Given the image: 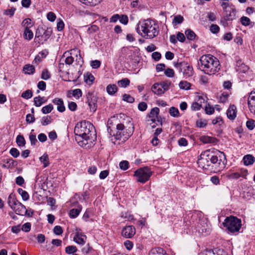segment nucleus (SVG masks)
<instances>
[{
	"label": "nucleus",
	"instance_id": "nucleus-1",
	"mask_svg": "<svg viewBox=\"0 0 255 255\" xmlns=\"http://www.w3.org/2000/svg\"><path fill=\"white\" fill-rule=\"evenodd\" d=\"M74 133L78 144L85 148L92 147L97 139L95 128L88 121L78 122L75 127Z\"/></svg>",
	"mask_w": 255,
	"mask_h": 255
},
{
	"label": "nucleus",
	"instance_id": "nucleus-2",
	"mask_svg": "<svg viewBox=\"0 0 255 255\" xmlns=\"http://www.w3.org/2000/svg\"><path fill=\"white\" fill-rule=\"evenodd\" d=\"M136 30L139 35L145 39H153L159 33L158 24L150 18L139 21Z\"/></svg>",
	"mask_w": 255,
	"mask_h": 255
},
{
	"label": "nucleus",
	"instance_id": "nucleus-3",
	"mask_svg": "<svg viewBox=\"0 0 255 255\" xmlns=\"http://www.w3.org/2000/svg\"><path fill=\"white\" fill-rule=\"evenodd\" d=\"M199 68L205 74L213 75L220 69L219 60L211 54L202 55L198 62Z\"/></svg>",
	"mask_w": 255,
	"mask_h": 255
},
{
	"label": "nucleus",
	"instance_id": "nucleus-4",
	"mask_svg": "<svg viewBox=\"0 0 255 255\" xmlns=\"http://www.w3.org/2000/svg\"><path fill=\"white\" fill-rule=\"evenodd\" d=\"M116 129V133H113L112 130L110 127H108L107 129L111 135L115 136L116 139L122 141L128 139L132 134L134 131L133 124L130 122L128 123V127L125 126L123 124H118Z\"/></svg>",
	"mask_w": 255,
	"mask_h": 255
},
{
	"label": "nucleus",
	"instance_id": "nucleus-5",
	"mask_svg": "<svg viewBox=\"0 0 255 255\" xmlns=\"http://www.w3.org/2000/svg\"><path fill=\"white\" fill-rule=\"evenodd\" d=\"M203 153L204 155H206V158L209 161L210 164H215L219 168V170L225 167L227 159L224 152L217 150L214 153L211 150H206Z\"/></svg>",
	"mask_w": 255,
	"mask_h": 255
},
{
	"label": "nucleus",
	"instance_id": "nucleus-6",
	"mask_svg": "<svg viewBox=\"0 0 255 255\" xmlns=\"http://www.w3.org/2000/svg\"><path fill=\"white\" fill-rule=\"evenodd\" d=\"M223 226L231 233L238 232L242 226L241 220L234 216L227 217L223 223Z\"/></svg>",
	"mask_w": 255,
	"mask_h": 255
},
{
	"label": "nucleus",
	"instance_id": "nucleus-7",
	"mask_svg": "<svg viewBox=\"0 0 255 255\" xmlns=\"http://www.w3.org/2000/svg\"><path fill=\"white\" fill-rule=\"evenodd\" d=\"M152 174V172L150 169L147 166H145L135 170L134 176L136 177L137 182L144 183L149 179Z\"/></svg>",
	"mask_w": 255,
	"mask_h": 255
},
{
	"label": "nucleus",
	"instance_id": "nucleus-8",
	"mask_svg": "<svg viewBox=\"0 0 255 255\" xmlns=\"http://www.w3.org/2000/svg\"><path fill=\"white\" fill-rule=\"evenodd\" d=\"M174 67L180 72H182L183 76L185 78L191 77L194 74L192 66L185 62L175 63Z\"/></svg>",
	"mask_w": 255,
	"mask_h": 255
},
{
	"label": "nucleus",
	"instance_id": "nucleus-9",
	"mask_svg": "<svg viewBox=\"0 0 255 255\" xmlns=\"http://www.w3.org/2000/svg\"><path fill=\"white\" fill-rule=\"evenodd\" d=\"M86 97L90 111L93 112H96L97 109L98 98L95 95L94 92L89 91L86 94Z\"/></svg>",
	"mask_w": 255,
	"mask_h": 255
},
{
	"label": "nucleus",
	"instance_id": "nucleus-10",
	"mask_svg": "<svg viewBox=\"0 0 255 255\" xmlns=\"http://www.w3.org/2000/svg\"><path fill=\"white\" fill-rule=\"evenodd\" d=\"M211 227L207 221L205 220H200L197 226V231L200 234L203 236L209 235L211 232Z\"/></svg>",
	"mask_w": 255,
	"mask_h": 255
},
{
	"label": "nucleus",
	"instance_id": "nucleus-11",
	"mask_svg": "<svg viewBox=\"0 0 255 255\" xmlns=\"http://www.w3.org/2000/svg\"><path fill=\"white\" fill-rule=\"evenodd\" d=\"M135 234V229L133 226H127L123 228L122 235L126 238H131Z\"/></svg>",
	"mask_w": 255,
	"mask_h": 255
},
{
	"label": "nucleus",
	"instance_id": "nucleus-12",
	"mask_svg": "<svg viewBox=\"0 0 255 255\" xmlns=\"http://www.w3.org/2000/svg\"><path fill=\"white\" fill-rule=\"evenodd\" d=\"M248 104L250 112L255 115V91H252L250 93Z\"/></svg>",
	"mask_w": 255,
	"mask_h": 255
},
{
	"label": "nucleus",
	"instance_id": "nucleus-13",
	"mask_svg": "<svg viewBox=\"0 0 255 255\" xmlns=\"http://www.w3.org/2000/svg\"><path fill=\"white\" fill-rule=\"evenodd\" d=\"M87 237L83 233L77 231L75 235L73 238V240L77 244L83 245L86 243Z\"/></svg>",
	"mask_w": 255,
	"mask_h": 255
},
{
	"label": "nucleus",
	"instance_id": "nucleus-14",
	"mask_svg": "<svg viewBox=\"0 0 255 255\" xmlns=\"http://www.w3.org/2000/svg\"><path fill=\"white\" fill-rule=\"evenodd\" d=\"M197 163L199 166L203 169H207L211 165L210 162L206 158V155H204L203 152L201 154Z\"/></svg>",
	"mask_w": 255,
	"mask_h": 255
},
{
	"label": "nucleus",
	"instance_id": "nucleus-15",
	"mask_svg": "<svg viewBox=\"0 0 255 255\" xmlns=\"http://www.w3.org/2000/svg\"><path fill=\"white\" fill-rule=\"evenodd\" d=\"M12 209L14 211L16 214L19 215H25L28 212L25 207L19 202L17 203V204Z\"/></svg>",
	"mask_w": 255,
	"mask_h": 255
},
{
	"label": "nucleus",
	"instance_id": "nucleus-16",
	"mask_svg": "<svg viewBox=\"0 0 255 255\" xmlns=\"http://www.w3.org/2000/svg\"><path fill=\"white\" fill-rule=\"evenodd\" d=\"M51 34V31L48 30L43 31L42 34L40 33L39 29H38V31L36 32V37L41 40L46 41L50 37Z\"/></svg>",
	"mask_w": 255,
	"mask_h": 255
},
{
	"label": "nucleus",
	"instance_id": "nucleus-17",
	"mask_svg": "<svg viewBox=\"0 0 255 255\" xmlns=\"http://www.w3.org/2000/svg\"><path fill=\"white\" fill-rule=\"evenodd\" d=\"M236 107L235 106H230L227 111V116L228 118L231 120H233L236 117Z\"/></svg>",
	"mask_w": 255,
	"mask_h": 255
},
{
	"label": "nucleus",
	"instance_id": "nucleus-18",
	"mask_svg": "<svg viewBox=\"0 0 255 255\" xmlns=\"http://www.w3.org/2000/svg\"><path fill=\"white\" fill-rule=\"evenodd\" d=\"M52 102L57 106V110L60 112H63L65 110V107L64 105L63 101L62 99L55 98Z\"/></svg>",
	"mask_w": 255,
	"mask_h": 255
},
{
	"label": "nucleus",
	"instance_id": "nucleus-19",
	"mask_svg": "<svg viewBox=\"0 0 255 255\" xmlns=\"http://www.w3.org/2000/svg\"><path fill=\"white\" fill-rule=\"evenodd\" d=\"M148 255H168L166 252L161 248H154L152 249L148 253Z\"/></svg>",
	"mask_w": 255,
	"mask_h": 255
},
{
	"label": "nucleus",
	"instance_id": "nucleus-20",
	"mask_svg": "<svg viewBox=\"0 0 255 255\" xmlns=\"http://www.w3.org/2000/svg\"><path fill=\"white\" fill-rule=\"evenodd\" d=\"M200 141L203 143H216L218 140L214 137H211L209 136H202L200 137Z\"/></svg>",
	"mask_w": 255,
	"mask_h": 255
},
{
	"label": "nucleus",
	"instance_id": "nucleus-21",
	"mask_svg": "<svg viewBox=\"0 0 255 255\" xmlns=\"http://www.w3.org/2000/svg\"><path fill=\"white\" fill-rule=\"evenodd\" d=\"M161 87L160 83H155L152 86L151 90L155 94L161 95L164 93Z\"/></svg>",
	"mask_w": 255,
	"mask_h": 255
},
{
	"label": "nucleus",
	"instance_id": "nucleus-22",
	"mask_svg": "<svg viewBox=\"0 0 255 255\" xmlns=\"http://www.w3.org/2000/svg\"><path fill=\"white\" fill-rule=\"evenodd\" d=\"M244 163L245 165H252L255 161V157L251 154L245 155L243 158Z\"/></svg>",
	"mask_w": 255,
	"mask_h": 255
},
{
	"label": "nucleus",
	"instance_id": "nucleus-23",
	"mask_svg": "<svg viewBox=\"0 0 255 255\" xmlns=\"http://www.w3.org/2000/svg\"><path fill=\"white\" fill-rule=\"evenodd\" d=\"M7 202L10 207L12 209L17 204V203L19 202L16 199L15 195L11 193L8 197Z\"/></svg>",
	"mask_w": 255,
	"mask_h": 255
},
{
	"label": "nucleus",
	"instance_id": "nucleus-24",
	"mask_svg": "<svg viewBox=\"0 0 255 255\" xmlns=\"http://www.w3.org/2000/svg\"><path fill=\"white\" fill-rule=\"evenodd\" d=\"M237 66V70L240 72L245 73L249 70L248 66L245 64L241 63V62H238Z\"/></svg>",
	"mask_w": 255,
	"mask_h": 255
},
{
	"label": "nucleus",
	"instance_id": "nucleus-25",
	"mask_svg": "<svg viewBox=\"0 0 255 255\" xmlns=\"http://www.w3.org/2000/svg\"><path fill=\"white\" fill-rule=\"evenodd\" d=\"M107 93L111 95L115 94L118 91V88L115 84H110L106 88Z\"/></svg>",
	"mask_w": 255,
	"mask_h": 255
},
{
	"label": "nucleus",
	"instance_id": "nucleus-26",
	"mask_svg": "<svg viewBox=\"0 0 255 255\" xmlns=\"http://www.w3.org/2000/svg\"><path fill=\"white\" fill-rule=\"evenodd\" d=\"M80 1L82 2L85 4H86L88 6H94L102 1L103 0H79Z\"/></svg>",
	"mask_w": 255,
	"mask_h": 255
},
{
	"label": "nucleus",
	"instance_id": "nucleus-27",
	"mask_svg": "<svg viewBox=\"0 0 255 255\" xmlns=\"http://www.w3.org/2000/svg\"><path fill=\"white\" fill-rule=\"evenodd\" d=\"M82 210V207L78 206L77 209H72L70 211V216L71 218H75L77 217L80 214Z\"/></svg>",
	"mask_w": 255,
	"mask_h": 255
},
{
	"label": "nucleus",
	"instance_id": "nucleus-28",
	"mask_svg": "<svg viewBox=\"0 0 255 255\" xmlns=\"http://www.w3.org/2000/svg\"><path fill=\"white\" fill-rule=\"evenodd\" d=\"M159 113V109L157 107H154L152 108L149 114V117L153 118L151 120L154 122L155 121V118H157Z\"/></svg>",
	"mask_w": 255,
	"mask_h": 255
},
{
	"label": "nucleus",
	"instance_id": "nucleus-29",
	"mask_svg": "<svg viewBox=\"0 0 255 255\" xmlns=\"http://www.w3.org/2000/svg\"><path fill=\"white\" fill-rule=\"evenodd\" d=\"M186 37L189 40H194L196 37L195 32L190 29L186 30L185 32Z\"/></svg>",
	"mask_w": 255,
	"mask_h": 255
},
{
	"label": "nucleus",
	"instance_id": "nucleus-30",
	"mask_svg": "<svg viewBox=\"0 0 255 255\" xmlns=\"http://www.w3.org/2000/svg\"><path fill=\"white\" fill-rule=\"evenodd\" d=\"M23 71L27 74H33L35 71V68L33 65L27 64L25 65L23 67Z\"/></svg>",
	"mask_w": 255,
	"mask_h": 255
},
{
	"label": "nucleus",
	"instance_id": "nucleus-31",
	"mask_svg": "<svg viewBox=\"0 0 255 255\" xmlns=\"http://www.w3.org/2000/svg\"><path fill=\"white\" fill-rule=\"evenodd\" d=\"M72 93V96L78 99L82 96V92L80 89H76L72 91H69L68 94L70 95Z\"/></svg>",
	"mask_w": 255,
	"mask_h": 255
},
{
	"label": "nucleus",
	"instance_id": "nucleus-32",
	"mask_svg": "<svg viewBox=\"0 0 255 255\" xmlns=\"http://www.w3.org/2000/svg\"><path fill=\"white\" fill-rule=\"evenodd\" d=\"M184 20L183 17L181 15H177L174 16L172 20V24L174 26L180 24L183 22Z\"/></svg>",
	"mask_w": 255,
	"mask_h": 255
},
{
	"label": "nucleus",
	"instance_id": "nucleus-33",
	"mask_svg": "<svg viewBox=\"0 0 255 255\" xmlns=\"http://www.w3.org/2000/svg\"><path fill=\"white\" fill-rule=\"evenodd\" d=\"M23 36L25 39L30 40L33 38V34L32 31L29 28H25L24 31Z\"/></svg>",
	"mask_w": 255,
	"mask_h": 255
},
{
	"label": "nucleus",
	"instance_id": "nucleus-34",
	"mask_svg": "<svg viewBox=\"0 0 255 255\" xmlns=\"http://www.w3.org/2000/svg\"><path fill=\"white\" fill-rule=\"evenodd\" d=\"M44 100V97H41L40 96L36 97L34 98V104L36 107H40L43 103H45V101Z\"/></svg>",
	"mask_w": 255,
	"mask_h": 255
},
{
	"label": "nucleus",
	"instance_id": "nucleus-35",
	"mask_svg": "<svg viewBox=\"0 0 255 255\" xmlns=\"http://www.w3.org/2000/svg\"><path fill=\"white\" fill-rule=\"evenodd\" d=\"M130 81L128 78H124L118 82V85L121 87L126 88L129 85Z\"/></svg>",
	"mask_w": 255,
	"mask_h": 255
},
{
	"label": "nucleus",
	"instance_id": "nucleus-36",
	"mask_svg": "<svg viewBox=\"0 0 255 255\" xmlns=\"http://www.w3.org/2000/svg\"><path fill=\"white\" fill-rule=\"evenodd\" d=\"M169 113L171 116L173 117H180V114L179 110L177 108L172 107L169 109Z\"/></svg>",
	"mask_w": 255,
	"mask_h": 255
},
{
	"label": "nucleus",
	"instance_id": "nucleus-37",
	"mask_svg": "<svg viewBox=\"0 0 255 255\" xmlns=\"http://www.w3.org/2000/svg\"><path fill=\"white\" fill-rule=\"evenodd\" d=\"M235 9L232 7L230 8L228 12L226 13V19L228 20H232L233 19V16L235 15Z\"/></svg>",
	"mask_w": 255,
	"mask_h": 255
},
{
	"label": "nucleus",
	"instance_id": "nucleus-38",
	"mask_svg": "<svg viewBox=\"0 0 255 255\" xmlns=\"http://www.w3.org/2000/svg\"><path fill=\"white\" fill-rule=\"evenodd\" d=\"M191 84L185 81H182L179 84V86L180 89L183 90H189L191 87Z\"/></svg>",
	"mask_w": 255,
	"mask_h": 255
},
{
	"label": "nucleus",
	"instance_id": "nucleus-39",
	"mask_svg": "<svg viewBox=\"0 0 255 255\" xmlns=\"http://www.w3.org/2000/svg\"><path fill=\"white\" fill-rule=\"evenodd\" d=\"M16 141L17 144L19 146H24L25 144V140L22 135H18L16 137Z\"/></svg>",
	"mask_w": 255,
	"mask_h": 255
},
{
	"label": "nucleus",
	"instance_id": "nucleus-40",
	"mask_svg": "<svg viewBox=\"0 0 255 255\" xmlns=\"http://www.w3.org/2000/svg\"><path fill=\"white\" fill-rule=\"evenodd\" d=\"M17 192L21 196L23 200L26 201L29 199V195L28 193L25 190H23L21 188H19L17 190Z\"/></svg>",
	"mask_w": 255,
	"mask_h": 255
},
{
	"label": "nucleus",
	"instance_id": "nucleus-41",
	"mask_svg": "<svg viewBox=\"0 0 255 255\" xmlns=\"http://www.w3.org/2000/svg\"><path fill=\"white\" fill-rule=\"evenodd\" d=\"M53 109V106L52 104H50L48 105H46L43 107L42 108L41 111L43 114H46L50 113L52 110Z\"/></svg>",
	"mask_w": 255,
	"mask_h": 255
},
{
	"label": "nucleus",
	"instance_id": "nucleus-42",
	"mask_svg": "<svg viewBox=\"0 0 255 255\" xmlns=\"http://www.w3.org/2000/svg\"><path fill=\"white\" fill-rule=\"evenodd\" d=\"M40 161L44 164V167H46L49 165V157L47 154H44L39 158Z\"/></svg>",
	"mask_w": 255,
	"mask_h": 255
},
{
	"label": "nucleus",
	"instance_id": "nucleus-43",
	"mask_svg": "<svg viewBox=\"0 0 255 255\" xmlns=\"http://www.w3.org/2000/svg\"><path fill=\"white\" fill-rule=\"evenodd\" d=\"M33 96L32 91L30 90H27L23 92L21 94V97L25 99H29Z\"/></svg>",
	"mask_w": 255,
	"mask_h": 255
},
{
	"label": "nucleus",
	"instance_id": "nucleus-44",
	"mask_svg": "<svg viewBox=\"0 0 255 255\" xmlns=\"http://www.w3.org/2000/svg\"><path fill=\"white\" fill-rule=\"evenodd\" d=\"M94 77L91 74L87 73L85 76V82L89 84L90 85L92 83L93 81L94 80Z\"/></svg>",
	"mask_w": 255,
	"mask_h": 255
},
{
	"label": "nucleus",
	"instance_id": "nucleus-45",
	"mask_svg": "<svg viewBox=\"0 0 255 255\" xmlns=\"http://www.w3.org/2000/svg\"><path fill=\"white\" fill-rule=\"evenodd\" d=\"M51 122V118L50 116H45L42 117L41 123L42 126H47L50 124Z\"/></svg>",
	"mask_w": 255,
	"mask_h": 255
},
{
	"label": "nucleus",
	"instance_id": "nucleus-46",
	"mask_svg": "<svg viewBox=\"0 0 255 255\" xmlns=\"http://www.w3.org/2000/svg\"><path fill=\"white\" fill-rule=\"evenodd\" d=\"M77 250L76 247L74 246H69L65 248V252L68 254H74Z\"/></svg>",
	"mask_w": 255,
	"mask_h": 255
},
{
	"label": "nucleus",
	"instance_id": "nucleus-47",
	"mask_svg": "<svg viewBox=\"0 0 255 255\" xmlns=\"http://www.w3.org/2000/svg\"><path fill=\"white\" fill-rule=\"evenodd\" d=\"M50 77L51 75L47 69H45L42 71L41 76V79L44 80H47Z\"/></svg>",
	"mask_w": 255,
	"mask_h": 255
},
{
	"label": "nucleus",
	"instance_id": "nucleus-48",
	"mask_svg": "<svg viewBox=\"0 0 255 255\" xmlns=\"http://www.w3.org/2000/svg\"><path fill=\"white\" fill-rule=\"evenodd\" d=\"M123 100L127 102L132 103L134 101V98L130 95L125 94L123 96Z\"/></svg>",
	"mask_w": 255,
	"mask_h": 255
},
{
	"label": "nucleus",
	"instance_id": "nucleus-49",
	"mask_svg": "<svg viewBox=\"0 0 255 255\" xmlns=\"http://www.w3.org/2000/svg\"><path fill=\"white\" fill-rule=\"evenodd\" d=\"M160 84L161 85V87L162 88L164 93L169 90L170 86L171 85L170 82H162Z\"/></svg>",
	"mask_w": 255,
	"mask_h": 255
},
{
	"label": "nucleus",
	"instance_id": "nucleus-50",
	"mask_svg": "<svg viewBox=\"0 0 255 255\" xmlns=\"http://www.w3.org/2000/svg\"><path fill=\"white\" fill-rule=\"evenodd\" d=\"M241 22L244 26H248L251 23L250 19L246 16H242L241 19Z\"/></svg>",
	"mask_w": 255,
	"mask_h": 255
},
{
	"label": "nucleus",
	"instance_id": "nucleus-51",
	"mask_svg": "<svg viewBox=\"0 0 255 255\" xmlns=\"http://www.w3.org/2000/svg\"><path fill=\"white\" fill-rule=\"evenodd\" d=\"M21 25L25 28H29V27L32 26L31 24V19L30 18H25L22 22Z\"/></svg>",
	"mask_w": 255,
	"mask_h": 255
},
{
	"label": "nucleus",
	"instance_id": "nucleus-52",
	"mask_svg": "<svg viewBox=\"0 0 255 255\" xmlns=\"http://www.w3.org/2000/svg\"><path fill=\"white\" fill-rule=\"evenodd\" d=\"M15 10L16 8L15 7H12L9 9L5 10L3 12V14L6 15H9L10 16H12L13 15Z\"/></svg>",
	"mask_w": 255,
	"mask_h": 255
},
{
	"label": "nucleus",
	"instance_id": "nucleus-53",
	"mask_svg": "<svg viewBox=\"0 0 255 255\" xmlns=\"http://www.w3.org/2000/svg\"><path fill=\"white\" fill-rule=\"evenodd\" d=\"M205 111L206 114L208 115H212L215 112L214 108L213 107H211L209 104L206 105L205 108Z\"/></svg>",
	"mask_w": 255,
	"mask_h": 255
},
{
	"label": "nucleus",
	"instance_id": "nucleus-54",
	"mask_svg": "<svg viewBox=\"0 0 255 255\" xmlns=\"http://www.w3.org/2000/svg\"><path fill=\"white\" fill-rule=\"evenodd\" d=\"M210 30L213 33L216 34L220 31V27L217 25L212 24L210 27Z\"/></svg>",
	"mask_w": 255,
	"mask_h": 255
},
{
	"label": "nucleus",
	"instance_id": "nucleus-55",
	"mask_svg": "<svg viewBox=\"0 0 255 255\" xmlns=\"http://www.w3.org/2000/svg\"><path fill=\"white\" fill-rule=\"evenodd\" d=\"M147 108V105L144 102H140L138 105V109L140 111H145Z\"/></svg>",
	"mask_w": 255,
	"mask_h": 255
},
{
	"label": "nucleus",
	"instance_id": "nucleus-56",
	"mask_svg": "<svg viewBox=\"0 0 255 255\" xmlns=\"http://www.w3.org/2000/svg\"><path fill=\"white\" fill-rule=\"evenodd\" d=\"M165 75L170 78H172L174 76V71L172 69L167 68L164 71Z\"/></svg>",
	"mask_w": 255,
	"mask_h": 255
},
{
	"label": "nucleus",
	"instance_id": "nucleus-57",
	"mask_svg": "<svg viewBox=\"0 0 255 255\" xmlns=\"http://www.w3.org/2000/svg\"><path fill=\"white\" fill-rule=\"evenodd\" d=\"M207 126V122L205 120H199L196 122V126L198 128H202L205 127Z\"/></svg>",
	"mask_w": 255,
	"mask_h": 255
},
{
	"label": "nucleus",
	"instance_id": "nucleus-58",
	"mask_svg": "<svg viewBox=\"0 0 255 255\" xmlns=\"http://www.w3.org/2000/svg\"><path fill=\"white\" fill-rule=\"evenodd\" d=\"M119 166L121 169L126 170L128 168V162L126 160L122 161L120 163Z\"/></svg>",
	"mask_w": 255,
	"mask_h": 255
},
{
	"label": "nucleus",
	"instance_id": "nucleus-59",
	"mask_svg": "<svg viewBox=\"0 0 255 255\" xmlns=\"http://www.w3.org/2000/svg\"><path fill=\"white\" fill-rule=\"evenodd\" d=\"M63 229L60 226H56L53 229V232L56 235H60L63 233Z\"/></svg>",
	"mask_w": 255,
	"mask_h": 255
},
{
	"label": "nucleus",
	"instance_id": "nucleus-60",
	"mask_svg": "<svg viewBox=\"0 0 255 255\" xmlns=\"http://www.w3.org/2000/svg\"><path fill=\"white\" fill-rule=\"evenodd\" d=\"M10 154L15 158L17 157L19 155V152L16 148H12L9 151Z\"/></svg>",
	"mask_w": 255,
	"mask_h": 255
},
{
	"label": "nucleus",
	"instance_id": "nucleus-61",
	"mask_svg": "<svg viewBox=\"0 0 255 255\" xmlns=\"http://www.w3.org/2000/svg\"><path fill=\"white\" fill-rule=\"evenodd\" d=\"M29 138L31 144L32 145H35L37 142V140L36 139V135L35 134H32L31 132L29 135Z\"/></svg>",
	"mask_w": 255,
	"mask_h": 255
},
{
	"label": "nucleus",
	"instance_id": "nucleus-62",
	"mask_svg": "<svg viewBox=\"0 0 255 255\" xmlns=\"http://www.w3.org/2000/svg\"><path fill=\"white\" fill-rule=\"evenodd\" d=\"M64 26L65 24L63 20L61 19H59L57 23V28L58 31H60L62 30L64 28Z\"/></svg>",
	"mask_w": 255,
	"mask_h": 255
},
{
	"label": "nucleus",
	"instance_id": "nucleus-63",
	"mask_svg": "<svg viewBox=\"0 0 255 255\" xmlns=\"http://www.w3.org/2000/svg\"><path fill=\"white\" fill-rule=\"evenodd\" d=\"M91 66L94 69L99 68L101 65V62L99 60H95L91 62Z\"/></svg>",
	"mask_w": 255,
	"mask_h": 255
},
{
	"label": "nucleus",
	"instance_id": "nucleus-64",
	"mask_svg": "<svg viewBox=\"0 0 255 255\" xmlns=\"http://www.w3.org/2000/svg\"><path fill=\"white\" fill-rule=\"evenodd\" d=\"M215 252L216 255H228L226 252L222 249L216 248Z\"/></svg>",
	"mask_w": 255,
	"mask_h": 255
}]
</instances>
